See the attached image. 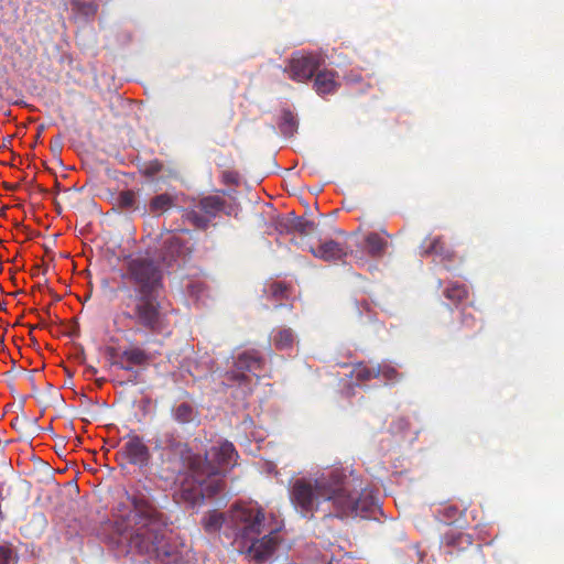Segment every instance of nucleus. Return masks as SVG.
<instances>
[{
  "label": "nucleus",
  "instance_id": "1",
  "mask_svg": "<svg viewBox=\"0 0 564 564\" xmlns=\"http://www.w3.org/2000/svg\"><path fill=\"white\" fill-rule=\"evenodd\" d=\"M294 509L312 519L327 503L325 518L346 519L364 516L375 505L373 497L362 487V481L340 469H333L318 477L295 479L289 491Z\"/></svg>",
  "mask_w": 564,
  "mask_h": 564
},
{
  "label": "nucleus",
  "instance_id": "2",
  "mask_svg": "<svg viewBox=\"0 0 564 564\" xmlns=\"http://www.w3.org/2000/svg\"><path fill=\"white\" fill-rule=\"evenodd\" d=\"M162 289L163 271L155 259L141 254L127 257L118 285L122 316L152 334H160L165 328L159 301Z\"/></svg>",
  "mask_w": 564,
  "mask_h": 564
},
{
  "label": "nucleus",
  "instance_id": "3",
  "mask_svg": "<svg viewBox=\"0 0 564 564\" xmlns=\"http://www.w3.org/2000/svg\"><path fill=\"white\" fill-rule=\"evenodd\" d=\"M238 453L231 442L212 446L204 457L197 455L191 462V480L181 487V497L195 506L205 498H213L225 488V473L236 465Z\"/></svg>",
  "mask_w": 564,
  "mask_h": 564
},
{
  "label": "nucleus",
  "instance_id": "4",
  "mask_svg": "<svg viewBox=\"0 0 564 564\" xmlns=\"http://www.w3.org/2000/svg\"><path fill=\"white\" fill-rule=\"evenodd\" d=\"M235 523V543L240 552L257 562L270 558L281 538L276 530L264 533V512L258 508H237L231 512Z\"/></svg>",
  "mask_w": 564,
  "mask_h": 564
},
{
  "label": "nucleus",
  "instance_id": "5",
  "mask_svg": "<svg viewBox=\"0 0 564 564\" xmlns=\"http://www.w3.org/2000/svg\"><path fill=\"white\" fill-rule=\"evenodd\" d=\"M128 499L133 507L134 522L138 525L131 536V543L142 553L156 550L163 539V530L155 508L143 496L133 495Z\"/></svg>",
  "mask_w": 564,
  "mask_h": 564
},
{
  "label": "nucleus",
  "instance_id": "6",
  "mask_svg": "<svg viewBox=\"0 0 564 564\" xmlns=\"http://www.w3.org/2000/svg\"><path fill=\"white\" fill-rule=\"evenodd\" d=\"M154 451L158 453L161 469L171 474H178L184 468L191 473L192 458L197 457L186 443L177 441L172 433L155 440Z\"/></svg>",
  "mask_w": 564,
  "mask_h": 564
},
{
  "label": "nucleus",
  "instance_id": "7",
  "mask_svg": "<svg viewBox=\"0 0 564 564\" xmlns=\"http://www.w3.org/2000/svg\"><path fill=\"white\" fill-rule=\"evenodd\" d=\"M234 365L235 369L227 371L225 375V379L229 384H243L249 382V376L246 371L252 373L257 378L263 376L262 370L264 367V359L257 350H247L239 354Z\"/></svg>",
  "mask_w": 564,
  "mask_h": 564
},
{
  "label": "nucleus",
  "instance_id": "8",
  "mask_svg": "<svg viewBox=\"0 0 564 564\" xmlns=\"http://www.w3.org/2000/svg\"><path fill=\"white\" fill-rule=\"evenodd\" d=\"M226 202L217 195L203 197L193 208L185 212V219L198 229H206L212 220L225 208Z\"/></svg>",
  "mask_w": 564,
  "mask_h": 564
},
{
  "label": "nucleus",
  "instance_id": "9",
  "mask_svg": "<svg viewBox=\"0 0 564 564\" xmlns=\"http://www.w3.org/2000/svg\"><path fill=\"white\" fill-rule=\"evenodd\" d=\"M117 456L128 464L144 468L150 464L151 451L140 435L130 433L124 437V443L118 451Z\"/></svg>",
  "mask_w": 564,
  "mask_h": 564
},
{
  "label": "nucleus",
  "instance_id": "10",
  "mask_svg": "<svg viewBox=\"0 0 564 564\" xmlns=\"http://www.w3.org/2000/svg\"><path fill=\"white\" fill-rule=\"evenodd\" d=\"M319 65L321 58L317 55H293L285 72L292 80L305 83L314 76Z\"/></svg>",
  "mask_w": 564,
  "mask_h": 564
},
{
  "label": "nucleus",
  "instance_id": "11",
  "mask_svg": "<svg viewBox=\"0 0 564 564\" xmlns=\"http://www.w3.org/2000/svg\"><path fill=\"white\" fill-rule=\"evenodd\" d=\"M308 251L317 259L323 261H339L347 256L346 245L329 239L321 241L317 247L310 246Z\"/></svg>",
  "mask_w": 564,
  "mask_h": 564
},
{
  "label": "nucleus",
  "instance_id": "12",
  "mask_svg": "<svg viewBox=\"0 0 564 564\" xmlns=\"http://www.w3.org/2000/svg\"><path fill=\"white\" fill-rule=\"evenodd\" d=\"M151 360V356L148 351L138 346H131L124 349L120 355V361H116L115 365L122 370L131 371L133 366H144Z\"/></svg>",
  "mask_w": 564,
  "mask_h": 564
},
{
  "label": "nucleus",
  "instance_id": "13",
  "mask_svg": "<svg viewBox=\"0 0 564 564\" xmlns=\"http://www.w3.org/2000/svg\"><path fill=\"white\" fill-rule=\"evenodd\" d=\"M173 420L178 425L193 424L195 426L200 423L199 411L187 401L175 403L171 410Z\"/></svg>",
  "mask_w": 564,
  "mask_h": 564
},
{
  "label": "nucleus",
  "instance_id": "14",
  "mask_svg": "<svg viewBox=\"0 0 564 564\" xmlns=\"http://www.w3.org/2000/svg\"><path fill=\"white\" fill-rule=\"evenodd\" d=\"M421 256H434L441 260L451 261L454 252L446 246L442 237H429L421 245Z\"/></svg>",
  "mask_w": 564,
  "mask_h": 564
},
{
  "label": "nucleus",
  "instance_id": "15",
  "mask_svg": "<svg viewBox=\"0 0 564 564\" xmlns=\"http://www.w3.org/2000/svg\"><path fill=\"white\" fill-rule=\"evenodd\" d=\"M336 73L334 70H321L314 79V89L318 95L333 94L337 90Z\"/></svg>",
  "mask_w": 564,
  "mask_h": 564
},
{
  "label": "nucleus",
  "instance_id": "16",
  "mask_svg": "<svg viewBox=\"0 0 564 564\" xmlns=\"http://www.w3.org/2000/svg\"><path fill=\"white\" fill-rule=\"evenodd\" d=\"M285 226L290 232H296L301 237L311 236L317 229V225L313 220L297 216L288 218Z\"/></svg>",
  "mask_w": 564,
  "mask_h": 564
},
{
  "label": "nucleus",
  "instance_id": "17",
  "mask_svg": "<svg viewBox=\"0 0 564 564\" xmlns=\"http://www.w3.org/2000/svg\"><path fill=\"white\" fill-rule=\"evenodd\" d=\"M238 507H236L237 509ZM235 510L231 509L230 512L228 514H225V513H221V512H217V511H212L209 512L205 518H204V521H203V524H204V529L209 532V533H214V532H217L221 529L223 524L225 523H228L232 527V529L235 530V523L232 522L231 520V512Z\"/></svg>",
  "mask_w": 564,
  "mask_h": 564
},
{
  "label": "nucleus",
  "instance_id": "18",
  "mask_svg": "<svg viewBox=\"0 0 564 564\" xmlns=\"http://www.w3.org/2000/svg\"><path fill=\"white\" fill-rule=\"evenodd\" d=\"M387 246V240L377 232H370L366 237V249L371 257H381Z\"/></svg>",
  "mask_w": 564,
  "mask_h": 564
},
{
  "label": "nucleus",
  "instance_id": "19",
  "mask_svg": "<svg viewBox=\"0 0 564 564\" xmlns=\"http://www.w3.org/2000/svg\"><path fill=\"white\" fill-rule=\"evenodd\" d=\"M299 128V122L295 115L288 109H284L281 113L279 122V129L284 137H293Z\"/></svg>",
  "mask_w": 564,
  "mask_h": 564
},
{
  "label": "nucleus",
  "instance_id": "20",
  "mask_svg": "<svg viewBox=\"0 0 564 564\" xmlns=\"http://www.w3.org/2000/svg\"><path fill=\"white\" fill-rule=\"evenodd\" d=\"M295 341V335L291 328H279L273 335V345L279 350L290 349Z\"/></svg>",
  "mask_w": 564,
  "mask_h": 564
},
{
  "label": "nucleus",
  "instance_id": "21",
  "mask_svg": "<svg viewBox=\"0 0 564 564\" xmlns=\"http://www.w3.org/2000/svg\"><path fill=\"white\" fill-rule=\"evenodd\" d=\"M352 376L358 381H369L373 378L380 377V365L358 364L352 370Z\"/></svg>",
  "mask_w": 564,
  "mask_h": 564
},
{
  "label": "nucleus",
  "instance_id": "22",
  "mask_svg": "<svg viewBox=\"0 0 564 564\" xmlns=\"http://www.w3.org/2000/svg\"><path fill=\"white\" fill-rule=\"evenodd\" d=\"M116 205L121 209L137 210L139 205L135 192L131 189L120 192L116 198Z\"/></svg>",
  "mask_w": 564,
  "mask_h": 564
},
{
  "label": "nucleus",
  "instance_id": "23",
  "mask_svg": "<svg viewBox=\"0 0 564 564\" xmlns=\"http://www.w3.org/2000/svg\"><path fill=\"white\" fill-rule=\"evenodd\" d=\"M174 205V198L167 194L163 193L154 196L150 202V210L152 213H163L170 209Z\"/></svg>",
  "mask_w": 564,
  "mask_h": 564
},
{
  "label": "nucleus",
  "instance_id": "24",
  "mask_svg": "<svg viewBox=\"0 0 564 564\" xmlns=\"http://www.w3.org/2000/svg\"><path fill=\"white\" fill-rule=\"evenodd\" d=\"M467 289L464 284H459L458 282L449 283L445 291L444 295L446 299L451 300L454 303H459L467 297Z\"/></svg>",
  "mask_w": 564,
  "mask_h": 564
},
{
  "label": "nucleus",
  "instance_id": "25",
  "mask_svg": "<svg viewBox=\"0 0 564 564\" xmlns=\"http://www.w3.org/2000/svg\"><path fill=\"white\" fill-rule=\"evenodd\" d=\"M14 561L13 550L8 545H0V564H13Z\"/></svg>",
  "mask_w": 564,
  "mask_h": 564
},
{
  "label": "nucleus",
  "instance_id": "26",
  "mask_svg": "<svg viewBox=\"0 0 564 564\" xmlns=\"http://www.w3.org/2000/svg\"><path fill=\"white\" fill-rule=\"evenodd\" d=\"M380 377L384 378L388 381H395L399 379L400 375L395 368L389 365H380Z\"/></svg>",
  "mask_w": 564,
  "mask_h": 564
},
{
  "label": "nucleus",
  "instance_id": "27",
  "mask_svg": "<svg viewBox=\"0 0 564 564\" xmlns=\"http://www.w3.org/2000/svg\"><path fill=\"white\" fill-rule=\"evenodd\" d=\"M221 181L226 185H238L239 173L234 170H226L221 173Z\"/></svg>",
  "mask_w": 564,
  "mask_h": 564
},
{
  "label": "nucleus",
  "instance_id": "28",
  "mask_svg": "<svg viewBox=\"0 0 564 564\" xmlns=\"http://www.w3.org/2000/svg\"><path fill=\"white\" fill-rule=\"evenodd\" d=\"M169 243H170V246H181V240L177 237L172 236L169 239Z\"/></svg>",
  "mask_w": 564,
  "mask_h": 564
},
{
  "label": "nucleus",
  "instance_id": "29",
  "mask_svg": "<svg viewBox=\"0 0 564 564\" xmlns=\"http://www.w3.org/2000/svg\"><path fill=\"white\" fill-rule=\"evenodd\" d=\"M88 370H89V372H91V373H96V372H97V370H96L94 367H89V368H88Z\"/></svg>",
  "mask_w": 564,
  "mask_h": 564
},
{
  "label": "nucleus",
  "instance_id": "30",
  "mask_svg": "<svg viewBox=\"0 0 564 564\" xmlns=\"http://www.w3.org/2000/svg\"><path fill=\"white\" fill-rule=\"evenodd\" d=\"M61 142L58 141L56 145H54V149L61 150Z\"/></svg>",
  "mask_w": 564,
  "mask_h": 564
},
{
  "label": "nucleus",
  "instance_id": "31",
  "mask_svg": "<svg viewBox=\"0 0 564 564\" xmlns=\"http://www.w3.org/2000/svg\"><path fill=\"white\" fill-rule=\"evenodd\" d=\"M61 142L58 141L56 145H54V149L61 150Z\"/></svg>",
  "mask_w": 564,
  "mask_h": 564
},
{
  "label": "nucleus",
  "instance_id": "32",
  "mask_svg": "<svg viewBox=\"0 0 564 564\" xmlns=\"http://www.w3.org/2000/svg\"><path fill=\"white\" fill-rule=\"evenodd\" d=\"M336 232L339 235H345V231H343V230H336Z\"/></svg>",
  "mask_w": 564,
  "mask_h": 564
}]
</instances>
